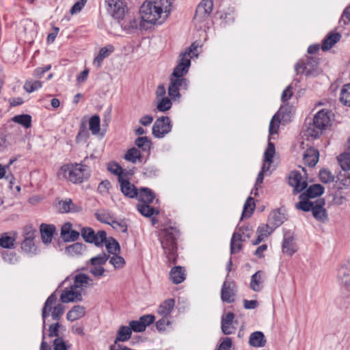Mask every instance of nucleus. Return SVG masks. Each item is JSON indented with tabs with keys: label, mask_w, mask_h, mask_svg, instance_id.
I'll return each mask as SVG.
<instances>
[{
	"label": "nucleus",
	"mask_w": 350,
	"mask_h": 350,
	"mask_svg": "<svg viewBox=\"0 0 350 350\" xmlns=\"http://www.w3.org/2000/svg\"><path fill=\"white\" fill-rule=\"evenodd\" d=\"M144 23L142 18H130L129 20H126L124 21L122 26L124 29L129 30L132 32L136 29H142L144 28Z\"/></svg>",
	"instance_id": "nucleus-30"
},
{
	"label": "nucleus",
	"mask_w": 350,
	"mask_h": 350,
	"mask_svg": "<svg viewBox=\"0 0 350 350\" xmlns=\"http://www.w3.org/2000/svg\"><path fill=\"white\" fill-rule=\"evenodd\" d=\"M270 139L271 138L269 137L267 147L264 152V161L265 163H272L275 153V148L274 144L270 142Z\"/></svg>",
	"instance_id": "nucleus-46"
},
{
	"label": "nucleus",
	"mask_w": 350,
	"mask_h": 350,
	"mask_svg": "<svg viewBox=\"0 0 350 350\" xmlns=\"http://www.w3.org/2000/svg\"><path fill=\"white\" fill-rule=\"evenodd\" d=\"M114 51L113 45L109 44L106 46L102 47L97 56L95 57L93 64L97 68H100L103 59L109 56V55Z\"/></svg>",
	"instance_id": "nucleus-24"
},
{
	"label": "nucleus",
	"mask_w": 350,
	"mask_h": 350,
	"mask_svg": "<svg viewBox=\"0 0 350 350\" xmlns=\"http://www.w3.org/2000/svg\"><path fill=\"white\" fill-rule=\"evenodd\" d=\"M129 327L131 329V332L133 331L135 332H142L146 330V325L139 319L136 321H131L129 322Z\"/></svg>",
	"instance_id": "nucleus-60"
},
{
	"label": "nucleus",
	"mask_w": 350,
	"mask_h": 350,
	"mask_svg": "<svg viewBox=\"0 0 350 350\" xmlns=\"http://www.w3.org/2000/svg\"><path fill=\"white\" fill-rule=\"evenodd\" d=\"M178 236L179 230L174 227L165 228L160 233V241L162 248L170 263H176L177 257L176 239Z\"/></svg>",
	"instance_id": "nucleus-3"
},
{
	"label": "nucleus",
	"mask_w": 350,
	"mask_h": 350,
	"mask_svg": "<svg viewBox=\"0 0 350 350\" xmlns=\"http://www.w3.org/2000/svg\"><path fill=\"white\" fill-rule=\"evenodd\" d=\"M172 103L171 100L167 97H163L158 103L157 109L158 111L165 112L172 107Z\"/></svg>",
	"instance_id": "nucleus-58"
},
{
	"label": "nucleus",
	"mask_w": 350,
	"mask_h": 350,
	"mask_svg": "<svg viewBox=\"0 0 350 350\" xmlns=\"http://www.w3.org/2000/svg\"><path fill=\"white\" fill-rule=\"evenodd\" d=\"M174 305V299H166L158 308L157 313L161 316L168 317L173 310Z\"/></svg>",
	"instance_id": "nucleus-33"
},
{
	"label": "nucleus",
	"mask_w": 350,
	"mask_h": 350,
	"mask_svg": "<svg viewBox=\"0 0 350 350\" xmlns=\"http://www.w3.org/2000/svg\"><path fill=\"white\" fill-rule=\"evenodd\" d=\"M106 248L109 253L111 254H118L120 252V246L118 242L113 237H109L105 243Z\"/></svg>",
	"instance_id": "nucleus-45"
},
{
	"label": "nucleus",
	"mask_w": 350,
	"mask_h": 350,
	"mask_svg": "<svg viewBox=\"0 0 350 350\" xmlns=\"http://www.w3.org/2000/svg\"><path fill=\"white\" fill-rule=\"evenodd\" d=\"M15 239L8 236L6 233L2 234L0 237V246L6 248L11 249L14 247Z\"/></svg>",
	"instance_id": "nucleus-53"
},
{
	"label": "nucleus",
	"mask_w": 350,
	"mask_h": 350,
	"mask_svg": "<svg viewBox=\"0 0 350 350\" xmlns=\"http://www.w3.org/2000/svg\"><path fill=\"white\" fill-rule=\"evenodd\" d=\"M96 159L94 154H91L90 157H86L80 163L64 165L60 167L58 176H62L63 178L72 183H81L90 176V161H95Z\"/></svg>",
	"instance_id": "nucleus-2"
},
{
	"label": "nucleus",
	"mask_w": 350,
	"mask_h": 350,
	"mask_svg": "<svg viewBox=\"0 0 350 350\" xmlns=\"http://www.w3.org/2000/svg\"><path fill=\"white\" fill-rule=\"evenodd\" d=\"M107 240L106 232L100 230L97 234H95V241L93 243L96 246H100L102 245L103 243H106Z\"/></svg>",
	"instance_id": "nucleus-64"
},
{
	"label": "nucleus",
	"mask_w": 350,
	"mask_h": 350,
	"mask_svg": "<svg viewBox=\"0 0 350 350\" xmlns=\"http://www.w3.org/2000/svg\"><path fill=\"white\" fill-rule=\"evenodd\" d=\"M132 335L131 329L128 326L122 325L119 327L114 343L126 342L129 340Z\"/></svg>",
	"instance_id": "nucleus-34"
},
{
	"label": "nucleus",
	"mask_w": 350,
	"mask_h": 350,
	"mask_svg": "<svg viewBox=\"0 0 350 350\" xmlns=\"http://www.w3.org/2000/svg\"><path fill=\"white\" fill-rule=\"evenodd\" d=\"M191 66V60L189 58L180 55V60L178 65L174 68L172 74L170 77L176 79H185V76L187 75L189 70V68Z\"/></svg>",
	"instance_id": "nucleus-10"
},
{
	"label": "nucleus",
	"mask_w": 350,
	"mask_h": 350,
	"mask_svg": "<svg viewBox=\"0 0 350 350\" xmlns=\"http://www.w3.org/2000/svg\"><path fill=\"white\" fill-rule=\"evenodd\" d=\"M64 311L65 307L61 304H57L53 308V310L52 311V319L54 321H59L61 319L62 316L64 313Z\"/></svg>",
	"instance_id": "nucleus-61"
},
{
	"label": "nucleus",
	"mask_w": 350,
	"mask_h": 350,
	"mask_svg": "<svg viewBox=\"0 0 350 350\" xmlns=\"http://www.w3.org/2000/svg\"><path fill=\"white\" fill-rule=\"evenodd\" d=\"M267 343L266 338L262 332H252L249 338V344L253 347H263Z\"/></svg>",
	"instance_id": "nucleus-23"
},
{
	"label": "nucleus",
	"mask_w": 350,
	"mask_h": 350,
	"mask_svg": "<svg viewBox=\"0 0 350 350\" xmlns=\"http://www.w3.org/2000/svg\"><path fill=\"white\" fill-rule=\"evenodd\" d=\"M340 100L345 105L350 107V83L343 85L340 91Z\"/></svg>",
	"instance_id": "nucleus-51"
},
{
	"label": "nucleus",
	"mask_w": 350,
	"mask_h": 350,
	"mask_svg": "<svg viewBox=\"0 0 350 350\" xmlns=\"http://www.w3.org/2000/svg\"><path fill=\"white\" fill-rule=\"evenodd\" d=\"M72 224L69 222L64 224L61 229V237L66 241H75L78 239L79 232L72 229Z\"/></svg>",
	"instance_id": "nucleus-16"
},
{
	"label": "nucleus",
	"mask_w": 350,
	"mask_h": 350,
	"mask_svg": "<svg viewBox=\"0 0 350 350\" xmlns=\"http://www.w3.org/2000/svg\"><path fill=\"white\" fill-rule=\"evenodd\" d=\"M288 184L294 187V192L299 193L307 187V182L302 180V176L299 172H291L288 176Z\"/></svg>",
	"instance_id": "nucleus-14"
},
{
	"label": "nucleus",
	"mask_w": 350,
	"mask_h": 350,
	"mask_svg": "<svg viewBox=\"0 0 350 350\" xmlns=\"http://www.w3.org/2000/svg\"><path fill=\"white\" fill-rule=\"evenodd\" d=\"M85 250V245L79 242L66 247V252L70 256L81 254Z\"/></svg>",
	"instance_id": "nucleus-42"
},
{
	"label": "nucleus",
	"mask_w": 350,
	"mask_h": 350,
	"mask_svg": "<svg viewBox=\"0 0 350 350\" xmlns=\"http://www.w3.org/2000/svg\"><path fill=\"white\" fill-rule=\"evenodd\" d=\"M236 295V285L234 282L225 281L221 290V299L224 302L228 304L234 301Z\"/></svg>",
	"instance_id": "nucleus-12"
},
{
	"label": "nucleus",
	"mask_w": 350,
	"mask_h": 350,
	"mask_svg": "<svg viewBox=\"0 0 350 350\" xmlns=\"http://www.w3.org/2000/svg\"><path fill=\"white\" fill-rule=\"evenodd\" d=\"M324 192V187L320 184H314L310 186L306 192L299 195V199H310L321 196Z\"/></svg>",
	"instance_id": "nucleus-20"
},
{
	"label": "nucleus",
	"mask_w": 350,
	"mask_h": 350,
	"mask_svg": "<svg viewBox=\"0 0 350 350\" xmlns=\"http://www.w3.org/2000/svg\"><path fill=\"white\" fill-rule=\"evenodd\" d=\"M89 129L93 135L98 134L100 130V120L98 115H94L90 118Z\"/></svg>",
	"instance_id": "nucleus-47"
},
{
	"label": "nucleus",
	"mask_w": 350,
	"mask_h": 350,
	"mask_svg": "<svg viewBox=\"0 0 350 350\" xmlns=\"http://www.w3.org/2000/svg\"><path fill=\"white\" fill-rule=\"evenodd\" d=\"M319 178L323 183H329L334 181L335 176L330 171L323 169L319 172Z\"/></svg>",
	"instance_id": "nucleus-55"
},
{
	"label": "nucleus",
	"mask_w": 350,
	"mask_h": 350,
	"mask_svg": "<svg viewBox=\"0 0 350 350\" xmlns=\"http://www.w3.org/2000/svg\"><path fill=\"white\" fill-rule=\"evenodd\" d=\"M57 297L55 293H52L46 300L44 306L42 310V317L43 320V329L46 327V319L49 315V312L52 309V306L56 302Z\"/></svg>",
	"instance_id": "nucleus-27"
},
{
	"label": "nucleus",
	"mask_w": 350,
	"mask_h": 350,
	"mask_svg": "<svg viewBox=\"0 0 350 350\" xmlns=\"http://www.w3.org/2000/svg\"><path fill=\"white\" fill-rule=\"evenodd\" d=\"M318 65L319 62L315 58L308 57L305 61H299L295 66V70L297 75L304 73L308 77H315L319 73Z\"/></svg>",
	"instance_id": "nucleus-5"
},
{
	"label": "nucleus",
	"mask_w": 350,
	"mask_h": 350,
	"mask_svg": "<svg viewBox=\"0 0 350 350\" xmlns=\"http://www.w3.org/2000/svg\"><path fill=\"white\" fill-rule=\"evenodd\" d=\"M242 235L240 232H234L230 241V251L232 254L238 252L242 247L241 242Z\"/></svg>",
	"instance_id": "nucleus-39"
},
{
	"label": "nucleus",
	"mask_w": 350,
	"mask_h": 350,
	"mask_svg": "<svg viewBox=\"0 0 350 350\" xmlns=\"http://www.w3.org/2000/svg\"><path fill=\"white\" fill-rule=\"evenodd\" d=\"M118 182L121 192L124 196L129 198H135L139 189L128 180L127 176L124 178L118 177Z\"/></svg>",
	"instance_id": "nucleus-13"
},
{
	"label": "nucleus",
	"mask_w": 350,
	"mask_h": 350,
	"mask_svg": "<svg viewBox=\"0 0 350 350\" xmlns=\"http://www.w3.org/2000/svg\"><path fill=\"white\" fill-rule=\"evenodd\" d=\"M301 200L296 204V208L303 211H312L315 202H310L308 199H300Z\"/></svg>",
	"instance_id": "nucleus-56"
},
{
	"label": "nucleus",
	"mask_w": 350,
	"mask_h": 350,
	"mask_svg": "<svg viewBox=\"0 0 350 350\" xmlns=\"http://www.w3.org/2000/svg\"><path fill=\"white\" fill-rule=\"evenodd\" d=\"M137 209L142 215L146 217H150L153 215H158L159 213V210L150 206V204H138L137 205Z\"/></svg>",
	"instance_id": "nucleus-35"
},
{
	"label": "nucleus",
	"mask_w": 350,
	"mask_h": 350,
	"mask_svg": "<svg viewBox=\"0 0 350 350\" xmlns=\"http://www.w3.org/2000/svg\"><path fill=\"white\" fill-rule=\"evenodd\" d=\"M42 85V82L40 81H33L32 79L27 80L25 81L23 88L24 90L29 92L31 93L40 88H41Z\"/></svg>",
	"instance_id": "nucleus-52"
},
{
	"label": "nucleus",
	"mask_w": 350,
	"mask_h": 350,
	"mask_svg": "<svg viewBox=\"0 0 350 350\" xmlns=\"http://www.w3.org/2000/svg\"><path fill=\"white\" fill-rule=\"evenodd\" d=\"M40 232L42 243L49 245L52 241L56 228L53 224H42L40 226Z\"/></svg>",
	"instance_id": "nucleus-15"
},
{
	"label": "nucleus",
	"mask_w": 350,
	"mask_h": 350,
	"mask_svg": "<svg viewBox=\"0 0 350 350\" xmlns=\"http://www.w3.org/2000/svg\"><path fill=\"white\" fill-rule=\"evenodd\" d=\"M141 203L151 204L155 198L154 193L147 187H142L138 190L135 197Z\"/></svg>",
	"instance_id": "nucleus-22"
},
{
	"label": "nucleus",
	"mask_w": 350,
	"mask_h": 350,
	"mask_svg": "<svg viewBox=\"0 0 350 350\" xmlns=\"http://www.w3.org/2000/svg\"><path fill=\"white\" fill-rule=\"evenodd\" d=\"M56 208L57 211L62 213L76 211L75 206L70 198L59 201L56 204Z\"/></svg>",
	"instance_id": "nucleus-36"
},
{
	"label": "nucleus",
	"mask_w": 350,
	"mask_h": 350,
	"mask_svg": "<svg viewBox=\"0 0 350 350\" xmlns=\"http://www.w3.org/2000/svg\"><path fill=\"white\" fill-rule=\"evenodd\" d=\"M330 112L325 109L317 112L314 118L313 123L306 129L307 135L314 138H318L324 130L330 123Z\"/></svg>",
	"instance_id": "nucleus-4"
},
{
	"label": "nucleus",
	"mask_w": 350,
	"mask_h": 350,
	"mask_svg": "<svg viewBox=\"0 0 350 350\" xmlns=\"http://www.w3.org/2000/svg\"><path fill=\"white\" fill-rule=\"evenodd\" d=\"M81 290H77L72 285L62 291L60 300L62 303L77 302L82 301Z\"/></svg>",
	"instance_id": "nucleus-11"
},
{
	"label": "nucleus",
	"mask_w": 350,
	"mask_h": 350,
	"mask_svg": "<svg viewBox=\"0 0 350 350\" xmlns=\"http://www.w3.org/2000/svg\"><path fill=\"white\" fill-rule=\"evenodd\" d=\"M293 107L288 105L281 106L278 111L275 114L283 123H288L293 117Z\"/></svg>",
	"instance_id": "nucleus-25"
},
{
	"label": "nucleus",
	"mask_w": 350,
	"mask_h": 350,
	"mask_svg": "<svg viewBox=\"0 0 350 350\" xmlns=\"http://www.w3.org/2000/svg\"><path fill=\"white\" fill-rule=\"evenodd\" d=\"M338 161L341 168L347 171L350 170V152H343L338 157Z\"/></svg>",
	"instance_id": "nucleus-50"
},
{
	"label": "nucleus",
	"mask_w": 350,
	"mask_h": 350,
	"mask_svg": "<svg viewBox=\"0 0 350 350\" xmlns=\"http://www.w3.org/2000/svg\"><path fill=\"white\" fill-rule=\"evenodd\" d=\"M338 281L350 291V263L342 265L338 270Z\"/></svg>",
	"instance_id": "nucleus-18"
},
{
	"label": "nucleus",
	"mask_w": 350,
	"mask_h": 350,
	"mask_svg": "<svg viewBox=\"0 0 350 350\" xmlns=\"http://www.w3.org/2000/svg\"><path fill=\"white\" fill-rule=\"evenodd\" d=\"M135 146L143 152H149L152 142L148 137H138L135 141Z\"/></svg>",
	"instance_id": "nucleus-40"
},
{
	"label": "nucleus",
	"mask_w": 350,
	"mask_h": 350,
	"mask_svg": "<svg viewBox=\"0 0 350 350\" xmlns=\"http://www.w3.org/2000/svg\"><path fill=\"white\" fill-rule=\"evenodd\" d=\"M185 273L183 267L180 266L174 267L170 272V279L174 284H180L185 279Z\"/></svg>",
	"instance_id": "nucleus-28"
},
{
	"label": "nucleus",
	"mask_w": 350,
	"mask_h": 350,
	"mask_svg": "<svg viewBox=\"0 0 350 350\" xmlns=\"http://www.w3.org/2000/svg\"><path fill=\"white\" fill-rule=\"evenodd\" d=\"M275 229V228L268 222L266 225L259 226L257 229L256 233L265 238L271 234Z\"/></svg>",
	"instance_id": "nucleus-59"
},
{
	"label": "nucleus",
	"mask_w": 350,
	"mask_h": 350,
	"mask_svg": "<svg viewBox=\"0 0 350 350\" xmlns=\"http://www.w3.org/2000/svg\"><path fill=\"white\" fill-rule=\"evenodd\" d=\"M263 273L261 271H256L251 277L250 287L252 291L259 292L263 287Z\"/></svg>",
	"instance_id": "nucleus-26"
},
{
	"label": "nucleus",
	"mask_w": 350,
	"mask_h": 350,
	"mask_svg": "<svg viewBox=\"0 0 350 350\" xmlns=\"http://www.w3.org/2000/svg\"><path fill=\"white\" fill-rule=\"evenodd\" d=\"M254 208L255 203L254 198L252 197H248L243 206L241 218L250 217L252 215V213L254 212Z\"/></svg>",
	"instance_id": "nucleus-43"
},
{
	"label": "nucleus",
	"mask_w": 350,
	"mask_h": 350,
	"mask_svg": "<svg viewBox=\"0 0 350 350\" xmlns=\"http://www.w3.org/2000/svg\"><path fill=\"white\" fill-rule=\"evenodd\" d=\"M297 250L294 238L291 235H284L282 243V252L291 256Z\"/></svg>",
	"instance_id": "nucleus-21"
},
{
	"label": "nucleus",
	"mask_w": 350,
	"mask_h": 350,
	"mask_svg": "<svg viewBox=\"0 0 350 350\" xmlns=\"http://www.w3.org/2000/svg\"><path fill=\"white\" fill-rule=\"evenodd\" d=\"M213 9V0H202L196 8L194 21L200 23L205 21L210 16Z\"/></svg>",
	"instance_id": "nucleus-7"
},
{
	"label": "nucleus",
	"mask_w": 350,
	"mask_h": 350,
	"mask_svg": "<svg viewBox=\"0 0 350 350\" xmlns=\"http://www.w3.org/2000/svg\"><path fill=\"white\" fill-rule=\"evenodd\" d=\"M95 217L99 221L111 225L113 218L108 210H101L95 213Z\"/></svg>",
	"instance_id": "nucleus-48"
},
{
	"label": "nucleus",
	"mask_w": 350,
	"mask_h": 350,
	"mask_svg": "<svg viewBox=\"0 0 350 350\" xmlns=\"http://www.w3.org/2000/svg\"><path fill=\"white\" fill-rule=\"evenodd\" d=\"M109 262L113 265L115 268H122L125 264L124 259L119 256L118 254H113V256L110 258Z\"/></svg>",
	"instance_id": "nucleus-63"
},
{
	"label": "nucleus",
	"mask_w": 350,
	"mask_h": 350,
	"mask_svg": "<svg viewBox=\"0 0 350 350\" xmlns=\"http://www.w3.org/2000/svg\"><path fill=\"white\" fill-rule=\"evenodd\" d=\"M319 150L312 147L308 148L303 155V159L305 164L309 167L315 166L319 161Z\"/></svg>",
	"instance_id": "nucleus-19"
},
{
	"label": "nucleus",
	"mask_w": 350,
	"mask_h": 350,
	"mask_svg": "<svg viewBox=\"0 0 350 350\" xmlns=\"http://www.w3.org/2000/svg\"><path fill=\"white\" fill-rule=\"evenodd\" d=\"M107 170L118 177L124 178L126 176L127 172L116 162H110L107 165Z\"/></svg>",
	"instance_id": "nucleus-41"
},
{
	"label": "nucleus",
	"mask_w": 350,
	"mask_h": 350,
	"mask_svg": "<svg viewBox=\"0 0 350 350\" xmlns=\"http://www.w3.org/2000/svg\"><path fill=\"white\" fill-rule=\"evenodd\" d=\"M284 219V215L278 211H275L270 214L268 218V222L276 228L283 224Z\"/></svg>",
	"instance_id": "nucleus-38"
},
{
	"label": "nucleus",
	"mask_w": 350,
	"mask_h": 350,
	"mask_svg": "<svg viewBox=\"0 0 350 350\" xmlns=\"http://www.w3.org/2000/svg\"><path fill=\"white\" fill-rule=\"evenodd\" d=\"M341 38V35L338 33H330L324 39L321 49L323 51H326L330 49L336 42Z\"/></svg>",
	"instance_id": "nucleus-31"
},
{
	"label": "nucleus",
	"mask_w": 350,
	"mask_h": 350,
	"mask_svg": "<svg viewBox=\"0 0 350 350\" xmlns=\"http://www.w3.org/2000/svg\"><path fill=\"white\" fill-rule=\"evenodd\" d=\"M187 79H176L170 77V83L168 87V95L172 98H179L180 96V90H186L188 86Z\"/></svg>",
	"instance_id": "nucleus-8"
},
{
	"label": "nucleus",
	"mask_w": 350,
	"mask_h": 350,
	"mask_svg": "<svg viewBox=\"0 0 350 350\" xmlns=\"http://www.w3.org/2000/svg\"><path fill=\"white\" fill-rule=\"evenodd\" d=\"M280 122L281 121L278 118V116L274 115L273 116V118L271 120V122L269 123V135H274V134L277 133V132L279 129Z\"/></svg>",
	"instance_id": "nucleus-62"
},
{
	"label": "nucleus",
	"mask_w": 350,
	"mask_h": 350,
	"mask_svg": "<svg viewBox=\"0 0 350 350\" xmlns=\"http://www.w3.org/2000/svg\"><path fill=\"white\" fill-rule=\"evenodd\" d=\"M12 120L14 122L23 126L26 129L29 128L31 124V117L28 114L15 116Z\"/></svg>",
	"instance_id": "nucleus-49"
},
{
	"label": "nucleus",
	"mask_w": 350,
	"mask_h": 350,
	"mask_svg": "<svg viewBox=\"0 0 350 350\" xmlns=\"http://www.w3.org/2000/svg\"><path fill=\"white\" fill-rule=\"evenodd\" d=\"M325 201L323 199H319L315 201V204L312 208L314 217L321 221H324L327 217V213L324 208Z\"/></svg>",
	"instance_id": "nucleus-17"
},
{
	"label": "nucleus",
	"mask_w": 350,
	"mask_h": 350,
	"mask_svg": "<svg viewBox=\"0 0 350 350\" xmlns=\"http://www.w3.org/2000/svg\"><path fill=\"white\" fill-rule=\"evenodd\" d=\"M81 236L85 241L93 243L95 241V232L91 228L85 227L81 229Z\"/></svg>",
	"instance_id": "nucleus-54"
},
{
	"label": "nucleus",
	"mask_w": 350,
	"mask_h": 350,
	"mask_svg": "<svg viewBox=\"0 0 350 350\" xmlns=\"http://www.w3.org/2000/svg\"><path fill=\"white\" fill-rule=\"evenodd\" d=\"M171 6L170 0H146L141 5L139 14L144 22L161 24L170 15Z\"/></svg>",
	"instance_id": "nucleus-1"
},
{
	"label": "nucleus",
	"mask_w": 350,
	"mask_h": 350,
	"mask_svg": "<svg viewBox=\"0 0 350 350\" xmlns=\"http://www.w3.org/2000/svg\"><path fill=\"white\" fill-rule=\"evenodd\" d=\"M85 314V308L83 306H75L70 310L67 314L66 319L70 321H75L82 318Z\"/></svg>",
	"instance_id": "nucleus-29"
},
{
	"label": "nucleus",
	"mask_w": 350,
	"mask_h": 350,
	"mask_svg": "<svg viewBox=\"0 0 350 350\" xmlns=\"http://www.w3.org/2000/svg\"><path fill=\"white\" fill-rule=\"evenodd\" d=\"M142 156L140 150L136 148H132L127 150L124 155L125 160L135 163L137 160H140Z\"/></svg>",
	"instance_id": "nucleus-44"
},
{
	"label": "nucleus",
	"mask_w": 350,
	"mask_h": 350,
	"mask_svg": "<svg viewBox=\"0 0 350 350\" xmlns=\"http://www.w3.org/2000/svg\"><path fill=\"white\" fill-rule=\"evenodd\" d=\"M21 249L24 252L30 256H34L38 254L34 240L23 239L21 243Z\"/></svg>",
	"instance_id": "nucleus-37"
},
{
	"label": "nucleus",
	"mask_w": 350,
	"mask_h": 350,
	"mask_svg": "<svg viewBox=\"0 0 350 350\" xmlns=\"http://www.w3.org/2000/svg\"><path fill=\"white\" fill-rule=\"evenodd\" d=\"M172 128L170 118L168 116H162L157 118L154 122L152 133L156 138L161 139L171 131Z\"/></svg>",
	"instance_id": "nucleus-6"
},
{
	"label": "nucleus",
	"mask_w": 350,
	"mask_h": 350,
	"mask_svg": "<svg viewBox=\"0 0 350 350\" xmlns=\"http://www.w3.org/2000/svg\"><path fill=\"white\" fill-rule=\"evenodd\" d=\"M92 280L85 273H79L74 278V283L72 285L77 290H81L83 287H87L90 285L89 282H92Z\"/></svg>",
	"instance_id": "nucleus-32"
},
{
	"label": "nucleus",
	"mask_w": 350,
	"mask_h": 350,
	"mask_svg": "<svg viewBox=\"0 0 350 350\" xmlns=\"http://www.w3.org/2000/svg\"><path fill=\"white\" fill-rule=\"evenodd\" d=\"M109 258V255L107 254L104 252L94 256L90 259V262L92 265H103L105 264L107 260Z\"/></svg>",
	"instance_id": "nucleus-57"
},
{
	"label": "nucleus",
	"mask_w": 350,
	"mask_h": 350,
	"mask_svg": "<svg viewBox=\"0 0 350 350\" xmlns=\"http://www.w3.org/2000/svg\"><path fill=\"white\" fill-rule=\"evenodd\" d=\"M108 12L116 19H121L126 10V4L122 0H107Z\"/></svg>",
	"instance_id": "nucleus-9"
}]
</instances>
